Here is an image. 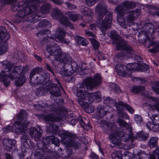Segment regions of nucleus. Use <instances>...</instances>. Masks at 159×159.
<instances>
[{"label":"nucleus","mask_w":159,"mask_h":159,"mask_svg":"<svg viewBox=\"0 0 159 159\" xmlns=\"http://www.w3.org/2000/svg\"><path fill=\"white\" fill-rule=\"evenodd\" d=\"M27 5V7H24L18 12L17 15L19 17H23L26 16L32 13L37 11L30 3L26 2L25 5Z\"/></svg>","instance_id":"15"},{"label":"nucleus","mask_w":159,"mask_h":159,"mask_svg":"<svg viewBox=\"0 0 159 159\" xmlns=\"http://www.w3.org/2000/svg\"><path fill=\"white\" fill-rule=\"evenodd\" d=\"M27 126L28 124H24L23 126L20 125H18V126H16L15 129L16 133L18 134H21L22 135V137H21V141L29 139L27 134L25 132Z\"/></svg>","instance_id":"18"},{"label":"nucleus","mask_w":159,"mask_h":159,"mask_svg":"<svg viewBox=\"0 0 159 159\" xmlns=\"http://www.w3.org/2000/svg\"><path fill=\"white\" fill-rule=\"evenodd\" d=\"M112 12H109L103 21L100 28L102 32V34L104 35L106 30L110 28L112 23Z\"/></svg>","instance_id":"13"},{"label":"nucleus","mask_w":159,"mask_h":159,"mask_svg":"<svg viewBox=\"0 0 159 159\" xmlns=\"http://www.w3.org/2000/svg\"><path fill=\"white\" fill-rule=\"evenodd\" d=\"M61 24L63 25H65V26L66 27H69L71 29H74V27L71 24V23L69 22V20H68L67 18Z\"/></svg>","instance_id":"50"},{"label":"nucleus","mask_w":159,"mask_h":159,"mask_svg":"<svg viewBox=\"0 0 159 159\" xmlns=\"http://www.w3.org/2000/svg\"><path fill=\"white\" fill-rule=\"evenodd\" d=\"M23 143L24 146L27 148H29L30 145V141L29 139L24 140L21 141Z\"/></svg>","instance_id":"61"},{"label":"nucleus","mask_w":159,"mask_h":159,"mask_svg":"<svg viewBox=\"0 0 159 159\" xmlns=\"http://www.w3.org/2000/svg\"><path fill=\"white\" fill-rule=\"evenodd\" d=\"M112 159H121L122 152L120 150L115 151L111 154Z\"/></svg>","instance_id":"41"},{"label":"nucleus","mask_w":159,"mask_h":159,"mask_svg":"<svg viewBox=\"0 0 159 159\" xmlns=\"http://www.w3.org/2000/svg\"><path fill=\"white\" fill-rule=\"evenodd\" d=\"M42 152L41 157H43L46 153H50L51 151L48 148H47L46 145H44V147L42 148H39Z\"/></svg>","instance_id":"48"},{"label":"nucleus","mask_w":159,"mask_h":159,"mask_svg":"<svg viewBox=\"0 0 159 159\" xmlns=\"http://www.w3.org/2000/svg\"><path fill=\"white\" fill-rule=\"evenodd\" d=\"M65 36V32L61 27H59L55 33L56 38L59 40L63 39Z\"/></svg>","instance_id":"29"},{"label":"nucleus","mask_w":159,"mask_h":159,"mask_svg":"<svg viewBox=\"0 0 159 159\" xmlns=\"http://www.w3.org/2000/svg\"><path fill=\"white\" fill-rule=\"evenodd\" d=\"M66 15L72 21H75L78 20V15L75 14L72 12H69L66 13Z\"/></svg>","instance_id":"45"},{"label":"nucleus","mask_w":159,"mask_h":159,"mask_svg":"<svg viewBox=\"0 0 159 159\" xmlns=\"http://www.w3.org/2000/svg\"><path fill=\"white\" fill-rule=\"evenodd\" d=\"M3 133L6 134L8 132H11L13 129L12 127L10 125H8L2 129Z\"/></svg>","instance_id":"58"},{"label":"nucleus","mask_w":159,"mask_h":159,"mask_svg":"<svg viewBox=\"0 0 159 159\" xmlns=\"http://www.w3.org/2000/svg\"><path fill=\"white\" fill-rule=\"evenodd\" d=\"M47 31V30H46L45 29L40 30L36 34V36L38 37H40V36H42V35L45 34Z\"/></svg>","instance_id":"62"},{"label":"nucleus","mask_w":159,"mask_h":159,"mask_svg":"<svg viewBox=\"0 0 159 159\" xmlns=\"http://www.w3.org/2000/svg\"><path fill=\"white\" fill-rule=\"evenodd\" d=\"M27 115L26 111L22 110L19 113L17 116V120L15 122L16 125L15 126H18V125H24V124H27L28 125V122H26L27 120Z\"/></svg>","instance_id":"16"},{"label":"nucleus","mask_w":159,"mask_h":159,"mask_svg":"<svg viewBox=\"0 0 159 159\" xmlns=\"http://www.w3.org/2000/svg\"><path fill=\"white\" fill-rule=\"evenodd\" d=\"M117 113L119 117L125 119H129V116L124 110H120L117 112Z\"/></svg>","instance_id":"43"},{"label":"nucleus","mask_w":159,"mask_h":159,"mask_svg":"<svg viewBox=\"0 0 159 159\" xmlns=\"http://www.w3.org/2000/svg\"><path fill=\"white\" fill-rule=\"evenodd\" d=\"M36 14H34V15H32L30 16L29 17V20L31 21L32 22H37L38 21L39 19L38 18L39 17V16L38 15H35Z\"/></svg>","instance_id":"52"},{"label":"nucleus","mask_w":159,"mask_h":159,"mask_svg":"<svg viewBox=\"0 0 159 159\" xmlns=\"http://www.w3.org/2000/svg\"><path fill=\"white\" fill-rule=\"evenodd\" d=\"M150 46H152L153 48L149 49V51L151 53H156L159 51V43L152 42L150 44Z\"/></svg>","instance_id":"36"},{"label":"nucleus","mask_w":159,"mask_h":159,"mask_svg":"<svg viewBox=\"0 0 159 159\" xmlns=\"http://www.w3.org/2000/svg\"><path fill=\"white\" fill-rule=\"evenodd\" d=\"M37 106L40 108H46L48 110L53 112V114L44 116V120L45 121L54 122L60 120L63 117L62 115L61 114V112H63L66 111L64 107H54L53 105L49 106L47 104H39Z\"/></svg>","instance_id":"6"},{"label":"nucleus","mask_w":159,"mask_h":159,"mask_svg":"<svg viewBox=\"0 0 159 159\" xmlns=\"http://www.w3.org/2000/svg\"><path fill=\"white\" fill-rule=\"evenodd\" d=\"M61 114L62 115L63 117L59 121H57L54 122H52V121H48V122H50L51 123V124H49V125H48L47 127V130L48 131H49L52 134H55L56 133L57 131V129L58 128V126L54 124L53 123H52L56 122V121H60L61 120H62L64 116L62 114Z\"/></svg>","instance_id":"27"},{"label":"nucleus","mask_w":159,"mask_h":159,"mask_svg":"<svg viewBox=\"0 0 159 159\" xmlns=\"http://www.w3.org/2000/svg\"><path fill=\"white\" fill-rule=\"evenodd\" d=\"M110 87L112 89H114L115 92L119 93L120 91L119 86L116 84H112L110 85Z\"/></svg>","instance_id":"53"},{"label":"nucleus","mask_w":159,"mask_h":159,"mask_svg":"<svg viewBox=\"0 0 159 159\" xmlns=\"http://www.w3.org/2000/svg\"><path fill=\"white\" fill-rule=\"evenodd\" d=\"M30 84L33 86L42 84L45 86L47 92L56 96H61L59 87L56 83L49 80V75L41 68L37 67L32 69L30 73Z\"/></svg>","instance_id":"2"},{"label":"nucleus","mask_w":159,"mask_h":159,"mask_svg":"<svg viewBox=\"0 0 159 159\" xmlns=\"http://www.w3.org/2000/svg\"><path fill=\"white\" fill-rule=\"evenodd\" d=\"M68 146L75 150H78L81 147V144L78 141L73 140Z\"/></svg>","instance_id":"40"},{"label":"nucleus","mask_w":159,"mask_h":159,"mask_svg":"<svg viewBox=\"0 0 159 159\" xmlns=\"http://www.w3.org/2000/svg\"><path fill=\"white\" fill-rule=\"evenodd\" d=\"M132 67L134 68L133 70H135L140 71H145L148 70V66L145 64H140L138 63H132Z\"/></svg>","instance_id":"24"},{"label":"nucleus","mask_w":159,"mask_h":159,"mask_svg":"<svg viewBox=\"0 0 159 159\" xmlns=\"http://www.w3.org/2000/svg\"><path fill=\"white\" fill-rule=\"evenodd\" d=\"M39 143H37L38 148H42L44 145L52 143L55 144L56 146H58L60 144V142L57 138L53 136H46L43 138L41 141L39 140Z\"/></svg>","instance_id":"10"},{"label":"nucleus","mask_w":159,"mask_h":159,"mask_svg":"<svg viewBox=\"0 0 159 159\" xmlns=\"http://www.w3.org/2000/svg\"><path fill=\"white\" fill-rule=\"evenodd\" d=\"M10 37V34L7 33L6 28L4 27H0V50L5 48L2 54L7 51V41Z\"/></svg>","instance_id":"9"},{"label":"nucleus","mask_w":159,"mask_h":159,"mask_svg":"<svg viewBox=\"0 0 159 159\" xmlns=\"http://www.w3.org/2000/svg\"><path fill=\"white\" fill-rule=\"evenodd\" d=\"M150 98L153 101V105L151 106V108L153 109H155L159 111V99L153 97H150Z\"/></svg>","instance_id":"32"},{"label":"nucleus","mask_w":159,"mask_h":159,"mask_svg":"<svg viewBox=\"0 0 159 159\" xmlns=\"http://www.w3.org/2000/svg\"><path fill=\"white\" fill-rule=\"evenodd\" d=\"M64 69L65 71L62 74L64 76H68L69 75V72L71 71V73H72L76 71L78 69V66L76 63H73L71 64H67Z\"/></svg>","instance_id":"21"},{"label":"nucleus","mask_w":159,"mask_h":159,"mask_svg":"<svg viewBox=\"0 0 159 159\" xmlns=\"http://www.w3.org/2000/svg\"><path fill=\"white\" fill-rule=\"evenodd\" d=\"M86 34L89 37V38H91L94 39H96V37L94 34L92 32L90 31L89 30H86L85 31Z\"/></svg>","instance_id":"56"},{"label":"nucleus","mask_w":159,"mask_h":159,"mask_svg":"<svg viewBox=\"0 0 159 159\" xmlns=\"http://www.w3.org/2000/svg\"><path fill=\"white\" fill-rule=\"evenodd\" d=\"M89 102L88 101V102L84 103V104L81 106L87 112L90 113L93 111L94 108L90 106L88 104Z\"/></svg>","instance_id":"38"},{"label":"nucleus","mask_w":159,"mask_h":159,"mask_svg":"<svg viewBox=\"0 0 159 159\" xmlns=\"http://www.w3.org/2000/svg\"><path fill=\"white\" fill-rule=\"evenodd\" d=\"M72 58L70 55L68 53H64L62 52L61 57H59V60L57 61L62 63L64 64V69L67 64H69L71 63Z\"/></svg>","instance_id":"22"},{"label":"nucleus","mask_w":159,"mask_h":159,"mask_svg":"<svg viewBox=\"0 0 159 159\" xmlns=\"http://www.w3.org/2000/svg\"><path fill=\"white\" fill-rule=\"evenodd\" d=\"M61 141L62 143L68 146L74 139L77 138L76 135L68 131H65L61 135Z\"/></svg>","instance_id":"14"},{"label":"nucleus","mask_w":159,"mask_h":159,"mask_svg":"<svg viewBox=\"0 0 159 159\" xmlns=\"http://www.w3.org/2000/svg\"><path fill=\"white\" fill-rule=\"evenodd\" d=\"M98 0H85L86 4L89 7L94 5Z\"/></svg>","instance_id":"54"},{"label":"nucleus","mask_w":159,"mask_h":159,"mask_svg":"<svg viewBox=\"0 0 159 159\" xmlns=\"http://www.w3.org/2000/svg\"><path fill=\"white\" fill-rule=\"evenodd\" d=\"M53 3L58 5H61L63 3L64 1L62 0H51Z\"/></svg>","instance_id":"64"},{"label":"nucleus","mask_w":159,"mask_h":159,"mask_svg":"<svg viewBox=\"0 0 159 159\" xmlns=\"http://www.w3.org/2000/svg\"><path fill=\"white\" fill-rule=\"evenodd\" d=\"M153 91L157 94H159V81L155 83L152 87Z\"/></svg>","instance_id":"51"},{"label":"nucleus","mask_w":159,"mask_h":159,"mask_svg":"<svg viewBox=\"0 0 159 159\" xmlns=\"http://www.w3.org/2000/svg\"><path fill=\"white\" fill-rule=\"evenodd\" d=\"M47 49L50 55L54 57L55 61H57L59 60V57H61L62 52V50L60 47L56 45H48Z\"/></svg>","instance_id":"11"},{"label":"nucleus","mask_w":159,"mask_h":159,"mask_svg":"<svg viewBox=\"0 0 159 159\" xmlns=\"http://www.w3.org/2000/svg\"><path fill=\"white\" fill-rule=\"evenodd\" d=\"M153 153L154 155H151L150 156L149 159H150L151 156H154L155 159H156L155 155L157 157V159H159V148H156L155 150L153 151Z\"/></svg>","instance_id":"60"},{"label":"nucleus","mask_w":159,"mask_h":159,"mask_svg":"<svg viewBox=\"0 0 159 159\" xmlns=\"http://www.w3.org/2000/svg\"><path fill=\"white\" fill-rule=\"evenodd\" d=\"M158 138L157 137H152L149 139L148 142L149 146L151 148H154L157 147L158 144Z\"/></svg>","instance_id":"33"},{"label":"nucleus","mask_w":159,"mask_h":159,"mask_svg":"<svg viewBox=\"0 0 159 159\" xmlns=\"http://www.w3.org/2000/svg\"><path fill=\"white\" fill-rule=\"evenodd\" d=\"M135 120L138 125H140L142 122V117L140 116L136 115L134 116Z\"/></svg>","instance_id":"55"},{"label":"nucleus","mask_w":159,"mask_h":159,"mask_svg":"<svg viewBox=\"0 0 159 159\" xmlns=\"http://www.w3.org/2000/svg\"><path fill=\"white\" fill-rule=\"evenodd\" d=\"M43 133V131L41 128L38 127L37 128L32 127L30 129L29 133L32 139L35 141H39Z\"/></svg>","instance_id":"17"},{"label":"nucleus","mask_w":159,"mask_h":159,"mask_svg":"<svg viewBox=\"0 0 159 159\" xmlns=\"http://www.w3.org/2000/svg\"><path fill=\"white\" fill-rule=\"evenodd\" d=\"M145 88L143 86H134L132 89H131V91H132V93H143V95L146 97H148V96L146 94V93H148V92L145 91L143 92L145 90Z\"/></svg>","instance_id":"25"},{"label":"nucleus","mask_w":159,"mask_h":159,"mask_svg":"<svg viewBox=\"0 0 159 159\" xmlns=\"http://www.w3.org/2000/svg\"><path fill=\"white\" fill-rule=\"evenodd\" d=\"M52 17L54 19H58L61 24L67 18L62 14V12L58 8L53 9L51 13Z\"/></svg>","instance_id":"20"},{"label":"nucleus","mask_w":159,"mask_h":159,"mask_svg":"<svg viewBox=\"0 0 159 159\" xmlns=\"http://www.w3.org/2000/svg\"><path fill=\"white\" fill-rule=\"evenodd\" d=\"M99 81V75L96 74L93 78L89 77L85 79L82 84H78L77 88V96L78 98V103L80 105L88 102H92L94 98L99 102V93H91L87 92L88 90H92L98 84Z\"/></svg>","instance_id":"1"},{"label":"nucleus","mask_w":159,"mask_h":159,"mask_svg":"<svg viewBox=\"0 0 159 159\" xmlns=\"http://www.w3.org/2000/svg\"><path fill=\"white\" fill-rule=\"evenodd\" d=\"M51 8V5L47 3H44L41 8V11L43 13H48L50 12Z\"/></svg>","instance_id":"37"},{"label":"nucleus","mask_w":159,"mask_h":159,"mask_svg":"<svg viewBox=\"0 0 159 159\" xmlns=\"http://www.w3.org/2000/svg\"><path fill=\"white\" fill-rule=\"evenodd\" d=\"M136 4L134 2L125 1L122 4L116 7L115 10L117 13V20L120 25L124 29L126 28L124 19V14L129 13L126 17L127 25H130L129 23L132 22L135 18L138 16L140 14V10L139 9L130 10V9L135 7Z\"/></svg>","instance_id":"3"},{"label":"nucleus","mask_w":159,"mask_h":159,"mask_svg":"<svg viewBox=\"0 0 159 159\" xmlns=\"http://www.w3.org/2000/svg\"><path fill=\"white\" fill-rule=\"evenodd\" d=\"M47 92L45 86L39 87L38 88L36 92V95L38 97L44 95Z\"/></svg>","instance_id":"39"},{"label":"nucleus","mask_w":159,"mask_h":159,"mask_svg":"<svg viewBox=\"0 0 159 159\" xmlns=\"http://www.w3.org/2000/svg\"><path fill=\"white\" fill-rule=\"evenodd\" d=\"M111 35L113 39L112 43L116 45L117 49L124 50V53L121 52L116 54L117 58L120 59L122 58H127L133 57L138 62H141L142 61L143 59L140 56L133 54V50L132 48L127 45L125 41L121 39L115 30L111 31Z\"/></svg>","instance_id":"4"},{"label":"nucleus","mask_w":159,"mask_h":159,"mask_svg":"<svg viewBox=\"0 0 159 159\" xmlns=\"http://www.w3.org/2000/svg\"><path fill=\"white\" fill-rule=\"evenodd\" d=\"M148 136V134L143 132L137 133L136 137V139L139 140H145L147 139Z\"/></svg>","instance_id":"34"},{"label":"nucleus","mask_w":159,"mask_h":159,"mask_svg":"<svg viewBox=\"0 0 159 159\" xmlns=\"http://www.w3.org/2000/svg\"><path fill=\"white\" fill-rule=\"evenodd\" d=\"M21 68H24V67H22L20 68V69H21ZM24 69H24V70L22 71H21V73L20 75L21 74H22L23 75L19 78L17 81H15L16 82V86H20L23 85L25 82L26 78L24 75Z\"/></svg>","instance_id":"28"},{"label":"nucleus","mask_w":159,"mask_h":159,"mask_svg":"<svg viewBox=\"0 0 159 159\" xmlns=\"http://www.w3.org/2000/svg\"><path fill=\"white\" fill-rule=\"evenodd\" d=\"M121 104L131 113H134V110L129 105L124 102H122Z\"/></svg>","instance_id":"49"},{"label":"nucleus","mask_w":159,"mask_h":159,"mask_svg":"<svg viewBox=\"0 0 159 159\" xmlns=\"http://www.w3.org/2000/svg\"><path fill=\"white\" fill-rule=\"evenodd\" d=\"M75 39L79 45L86 46L88 44L87 40L78 35L75 36Z\"/></svg>","instance_id":"31"},{"label":"nucleus","mask_w":159,"mask_h":159,"mask_svg":"<svg viewBox=\"0 0 159 159\" xmlns=\"http://www.w3.org/2000/svg\"><path fill=\"white\" fill-rule=\"evenodd\" d=\"M151 118L155 126H157L159 125V116L154 115Z\"/></svg>","instance_id":"47"},{"label":"nucleus","mask_w":159,"mask_h":159,"mask_svg":"<svg viewBox=\"0 0 159 159\" xmlns=\"http://www.w3.org/2000/svg\"><path fill=\"white\" fill-rule=\"evenodd\" d=\"M107 11V7L104 4L100 5V18L101 16H104Z\"/></svg>","instance_id":"46"},{"label":"nucleus","mask_w":159,"mask_h":159,"mask_svg":"<svg viewBox=\"0 0 159 159\" xmlns=\"http://www.w3.org/2000/svg\"><path fill=\"white\" fill-rule=\"evenodd\" d=\"M79 121L80 124L82 126L84 129L86 130L89 129L90 127V124L89 121L87 120L85 118L82 119L81 117H79L78 119H72L70 120V124L73 125H75V123Z\"/></svg>","instance_id":"19"},{"label":"nucleus","mask_w":159,"mask_h":159,"mask_svg":"<svg viewBox=\"0 0 159 159\" xmlns=\"http://www.w3.org/2000/svg\"><path fill=\"white\" fill-rule=\"evenodd\" d=\"M19 2L14 3L11 6V8L12 10L14 11H17L20 10V7H23L25 6L26 2L23 1ZM26 3H27L26 2Z\"/></svg>","instance_id":"30"},{"label":"nucleus","mask_w":159,"mask_h":159,"mask_svg":"<svg viewBox=\"0 0 159 159\" xmlns=\"http://www.w3.org/2000/svg\"><path fill=\"white\" fill-rule=\"evenodd\" d=\"M89 40L91 43L93 48L95 49L98 50L99 45V43L96 40V39H93L91 38H89Z\"/></svg>","instance_id":"44"},{"label":"nucleus","mask_w":159,"mask_h":159,"mask_svg":"<svg viewBox=\"0 0 159 159\" xmlns=\"http://www.w3.org/2000/svg\"><path fill=\"white\" fill-rule=\"evenodd\" d=\"M23 1L27 3H30V5L35 9V10L37 11L39 10L40 7V2H43L45 0H23Z\"/></svg>","instance_id":"26"},{"label":"nucleus","mask_w":159,"mask_h":159,"mask_svg":"<svg viewBox=\"0 0 159 159\" xmlns=\"http://www.w3.org/2000/svg\"><path fill=\"white\" fill-rule=\"evenodd\" d=\"M109 137L111 139L112 143L118 145V147L119 148H121L120 147L121 140L126 141L130 138L128 134H124L123 132H121L120 134L117 132L111 134L110 135Z\"/></svg>","instance_id":"8"},{"label":"nucleus","mask_w":159,"mask_h":159,"mask_svg":"<svg viewBox=\"0 0 159 159\" xmlns=\"http://www.w3.org/2000/svg\"><path fill=\"white\" fill-rule=\"evenodd\" d=\"M45 66L47 69L49 71L51 72L53 75H55L53 71L52 70V69L51 68V66L48 65L47 63H46L45 64Z\"/></svg>","instance_id":"63"},{"label":"nucleus","mask_w":159,"mask_h":159,"mask_svg":"<svg viewBox=\"0 0 159 159\" xmlns=\"http://www.w3.org/2000/svg\"><path fill=\"white\" fill-rule=\"evenodd\" d=\"M80 11L84 15L88 16L90 14L93 13V11L86 7L81 6Z\"/></svg>","instance_id":"35"},{"label":"nucleus","mask_w":159,"mask_h":159,"mask_svg":"<svg viewBox=\"0 0 159 159\" xmlns=\"http://www.w3.org/2000/svg\"><path fill=\"white\" fill-rule=\"evenodd\" d=\"M133 68L132 63H129L127 66L119 64L115 66V69L117 74L122 77L130 76Z\"/></svg>","instance_id":"7"},{"label":"nucleus","mask_w":159,"mask_h":159,"mask_svg":"<svg viewBox=\"0 0 159 159\" xmlns=\"http://www.w3.org/2000/svg\"><path fill=\"white\" fill-rule=\"evenodd\" d=\"M65 4L67 6V8L69 9L70 10L74 9L76 8V6L75 5L70 3L68 2H66Z\"/></svg>","instance_id":"59"},{"label":"nucleus","mask_w":159,"mask_h":159,"mask_svg":"<svg viewBox=\"0 0 159 159\" xmlns=\"http://www.w3.org/2000/svg\"><path fill=\"white\" fill-rule=\"evenodd\" d=\"M3 64L4 66V70L0 72V81H2L6 86H8L10 83V81L9 78L12 80L18 77L21 73L24 68L20 69V67H15L13 64L10 62L4 61Z\"/></svg>","instance_id":"5"},{"label":"nucleus","mask_w":159,"mask_h":159,"mask_svg":"<svg viewBox=\"0 0 159 159\" xmlns=\"http://www.w3.org/2000/svg\"><path fill=\"white\" fill-rule=\"evenodd\" d=\"M143 28L145 30L142 32V34L147 38L148 35L149 36V34L152 35L153 33L155 30L159 29V23L154 22L152 25L150 23H146L144 24Z\"/></svg>","instance_id":"12"},{"label":"nucleus","mask_w":159,"mask_h":159,"mask_svg":"<svg viewBox=\"0 0 159 159\" xmlns=\"http://www.w3.org/2000/svg\"><path fill=\"white\" fill-rule=\"evenodd\" d=\"M147 128L150 130H152L153 131H156L154 127L155 126L153 123H152L151 122L149 121L146 124Z\"/></svg>","instance_id":"57"},{"label":"nucleus","mask_w":159,"mask_h":159,"mask_svg":"<svg viewBox=\"0 0 159 159\" xmlns=\"http://www.w3.org/2000/svg\"><path fill=\"white\" fill-rule=\"evenodd\" d=\"M117 122L119 125L121 126L126 128H127L129 129L130 127V125L125 122V121L122 119L118 118L116 120Z\"/></svg>","instance_id":"42"},{"label":"nucleus","mask_w":159,"mask_h":159,"mask_svg":"<svg viewBox=\"0 0 159 159\" xmlns=\"http://www.w3.org/2000/svg\"><path fill=\"white\" fill-rule=\"evenodd\" d=\"M15 140L7 138L4 139L2 141V144L6 150L9 151L12 148V147H15Z\"/></svg>","instance_id":"23"}]
</instances>
